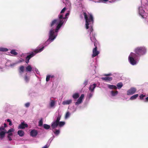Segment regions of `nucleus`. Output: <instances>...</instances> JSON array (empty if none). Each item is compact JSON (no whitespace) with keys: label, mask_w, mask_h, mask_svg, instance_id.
Masks as SVG:
<instances>
[{"label":"nucleus","mask_w":148,"mask_h":148,"mask_svg":"<svg viewBox=\"0 0 148 148\" xmlns=\"http://www.w3.org/2000/svg\"><path fill=\"white\" fill-rule=\"evenodd\" d=\"M62 17L61 15H58V19H54L50 23V26L52 28L55 27L56 25L57 26L55 30L53 29H51L50 30L49 38L46 42V43H47L49 42L52 41L56 38V36L55 35V32H57L64 23V20L62 19Z\"/></svg>","instance_id":"f257e3e1"},{"label":"nucleus","mask_w":148,"mask_h":148,"mask_svg":"<svg viewBox=\"0 0 148 148\" xmlns=\"http://www.w3.org/2000/svg\"><path fill=\"white\" fill-rule=\"evenodd\" d=\"M89 17L88 18L87 13L85 12H83V15L84 16V18L86 21V27L87 29L89 28V25L92 24L94 22L93 18L91 14L88 13Z\"/></svg>","instance_id":"f03ea898"},{"label":"nucleus","mask_w":148,"mask_h":148,"mask_svg":"<svg viewBox=\"0 0 148 148\" xmlns=\"http://www.w3.org/2000/svg\"><path fill=\"white\" fill-rule=\"evenodd\" d=\"M44 48V47L43 46L41 48L35 49L34 52L30 53L26 57L25 62L27 64H28L29 62V60L31 58L34 56L36 53L42 51L43 50Z\"/></svg>","instance_id":"7ed1b4c3"},{"label":"nucleus","mask_w":148,"mask_h":148,"mask_svg":"<svg viewBox=\"0 0 148 148\" xmlns=\"http://www.w3.org/2000/svg\"><path fill=\"white\" fill-rule=\"evenodd\" d=\"M134 51L138 56H140L146 53V49L144 47H138L135 49Z\"/></svg>","instance_id":"20e7f679"},{"label":"nucleus","mask_w":148,"mask_h":148,"mask_svg":"<svg viewBox=\"0 0 148 148\" xmlns=\"http://www.w3.org/2000/svg\"><path fill=\"white\" fill-rule=\"evenodd\" d=\"M61 118V116L60 114H58L56 120L54 121L51 124V126L53 129H54L57 127L58 126L57 124L60 122Z\"/></svg>","instance_id":"39448f33"},{"label":"nucleus","mask_w":148,"mask_h":148,"mask_svg":"<svg viewBox=\"0 0 148 148\" xmlns=\"http://www.w3.org/2000/svg\"><path fill=\"white\" fill-rule=\"evenodd\" d=\"M136 88L132 87L130 89L127 90V95H131L134 94L136 91Z\"/></svg>","instance_id":"423d86ee"},{"label":"nucleus","mask_w":148,"mask_h":148,"mask_svg":"<svg viewBox=\"0 0 148 148\" xmlns=\"http://www.w3.org/2000/svg\"><path fill=\"white\" fill-rule=\"evenodd\" d=\"M99 53V52L97 50V49L96 47H95L92 50V58H93L94 57L97 56Z\"/></svg>","instance_id":"0eeeda50"},{"label":"nucleus","mask_w":148,"mask_h":148,"mask_svg":"<svg viewBox=\"0 0 148 148\" xmlns=\"http://www.w3.org/2000/svg\"><path fill=\"white\" fill-rule=\"evenodd\" d=\"M28 126V125L24 123V122H22L20 124L18 127V129H24L25 127H27Z\"/></svg>","instance_id":"6e6552de"},{"label":"nucleus","mask_w":148,"mask_h":148,"mask_svg":"<svg viewBox=\"0 0 148 148\" xmlns=\"http://www.w3.org/2000/svg\"><path fill=\"white\" fill-rule=\"evenodd\" d=\"M128 60L129 62H130L131 64L132 65H134L136 64V60H135L134 58H132V57H130L129 56L128 57Z\"/></svg>","instance_id":"1a4fd4ad"},{"label":"nucleus","mask_w":148,"mask_h":148,"mask_svg":"<svg viewBox=\"0 0 148 148\" xmlns=\"http://www.w3.org/2000/svg\"><path fill=\"white\" fill-rule=\"evenodd\" d=\"M145 11L142 9H139V14L143 18H146V15L144 14Z\"/></svg>","instance_id":"9d476101"},{"label":"nucleus","mask_w":148,"mask_h":148,"mask_svg":"<svg viewBox=\"0 0 148 148\" xmlns=\"http://www.w3.org/2000/svg\"><path fill=\"white\" fill-rule=\"evenodd\" d=\"M37 131L35 130H32L30 132V135L32 137L36 136L38 134Z\"/></svg>","instance_id":"9b49d317"},{"label":"nucleus","mask_w":148,"mask_h":148,"mask_svg":"<svg viewBox=\"0 0 148 148\" xmlns=\"http://www.w3.org/2000/svg\"><path fill=\"white\" fill-rule=\"evenodd\" d=\"M90 40L92 42H93L95 47H96V49H97V44L96 42V40L95 37L94 36L91 37L90 38Z\"/></svg>","instance_id":"f8f14e48"},{"label":"nucleus","mask_w":148,"mask_h":148,"mask_svg":"<svg viewBox=\"0 0 148 148\" xmlns=\"http://www.w3.org/2000/svg\"><path fill=\"white\" fill-rule=\"evenodd\" d=\"M140 56H138L136 53H131L130 55L129 56L130 57H132L134 59H135V60H137L138 57Z\"/></svg>","instance_id":"ddd939ff"},{"label":"nucleus","mask_w":148,"mask_h":148,"mask_svg":"<svg viewBox=\"0 0 148 148\" xmlns=\"http://www.w3.org/2000/svg\"><path fill=\"white\" fill-rule=\"evenodd\" d=\"M97 85L95 84H94L92 85H90L89 87V90L91 92H93L94 89L96 87Z\"/></svg>","instance_id":"4468645a"},{"label":"nucleus","mask_w":148,"mask_h":148,"mask_svg":"<svg viewBox=\"0 0 148 148\" xmlns=\"http://www.w3.org/2000/svg\"><path fill=\"white\" fill-rule=\"evenodd\" d=\"M101 79L102 80L106 81H110L112 80V77H102Z\"/></svg>","instance_id":"2eb2a0df"},{"label":"nucleus","mask_w":148,"mask_h":148,"mask_svg":"<svg viewBox=\"0 0 148 148\" xmlns=\"http://www.w3.org/2000/svg\"><path fill=\"white\" fill-rule=\"evenodd\" d=\"M50 102L49 103V105L50 107L51 108H52L56 104V101L54 100H51L50 99Z\"/></svg>","instance_id":"dca6fc26"},{"label":"nucleus","mask_w":148,"mask_h":148,"mask_svg":"<svg viewBox=\"0 0 148 148\" xmlns=\"http://www.w3.org/2000/svg\"><path fill=\"white\" fill-rule=\"evenodd\" d=\"M72 100L71 99L63 101L62 104L63 105H69L72 103Z\"/></svg>","instance_id":"f3484780"},{"label":"nucleus","mask_w":148,"mask_h":148,"mask_svg":"<svg viewBox=\"0 0 148 148\" xmlns=\"http://www.w3.org/2000/svg\"><path fill=\"white\" fill-rule=\"evenodd\" d=\"M6 133V131H1L0 132V138L1 139H2L5 136Z\"/></svg>","instance_id":"a211bd4d"},{"label":"nucleus","mask_w":148,"mask_h":148,"mask_svg":"<svg viewBox=\"0 0 148 148\" xmlns=\"http://www.w3.org/2000/svg\"><path fill=\"white\" fill-rule=\"evenodd\" d=\"M108 88L110 89H114L116 90L117 89V87L115 85H108Z\"/></svg>","instance_id":"6ab92c4d"},{"label":"nucleus","mask_w":148,"mask_h":148,"mask_svg":"<svg viewBox=\"0 0 148 148\" xmlns=\"http://www.w3.org/2000/svg\"><path fill=\"white\" fill-rule=\"evenodd\" d=\"M66 10V8L65 7L61 11L60 13L58 15H61L62 16V19H64V21H65V18H63V14L64 12Z\"/></svg>","instance_id":"aec40b11"},{"label":"nucleus","mask_w":148,"mask_h":148,"mask_svg":"<svg viewBox=\"0 0 148 148\" xmlns=\"http://www.w3.org/2000/svg\"><path fill=\"white\" fill-rule=\"evenodd\" d=\"M18 134L21 137L23 136L24 134V132L22 130H19L17 132Z\"/></svg>","instance_id":"412c9836"},{"label":"nucleus","mask_w":148,"mask_h":148,"mask_svg":"<svg viewBox=\"0 0 148 148\" xmlns=\"http://www.w3.org/2000/svg\"><path fill=\"white\" fill-rule=\"evenodd\" d=\"M24 66H21L19 68V72L20 73L22 74L24 71Z\"/></svg>","instance_id":"4be33fe9"},{"label":"nucleus","mask_w":148,"mask_h":148,"mask_svg":"<svg viewBox=\"0 0 148 148\" xmlns=\"http://www.w3.org/2000/svg\"><path fill=\"white\" fill-rule=\"evenodd\" d=\"M138 94L134 95L130 97V100H133L136 99L138 97Z\"/></svg>","instance_id":"5701e85b"},{"label":"nucleus","mask_w":148,"mask_h":148,"mask_svg":"<svg viewBox=\"0 0 148 148\" xmlns=\"http://www.w3.org/2000/svg\"><path fill=\"white\" fill-rule=\"evenodd\" d=\"M26 71L27 72H31L32 70V68L30 65L28 66L26 68Z\"/></svg>","instance_id":"b1692460"},{"label":"nucleus","mask_w":148,"mask_h":148,"mask_svg":"<svg viewBox=\"0 0 148 148\" xmlns=\"http://www.w3.org/2000/svg\"><path fill=\"white\" fill-rule=\"evenodd\" d=\"M79 96V95L78 93H75L73 95L72 97L74 99H76L78 98Z\"/></svg>","instance_id":"393cba45"},{"label":"nucleus","mask_w":148,"mask_h":148,"mask_svg":"<svg viewBox=\"0 0 148 148\" xmlns=\"http://www.w3.org/2000/svg\"><path fill=\"white\" fill-rule=\"evenodd\" d=\"M57 124L58 126H59L60 127H62L65 125V123L63 121H60Z\"/></svg>","instance_id":"a878e982"},{"label":"nucleus","mask_w":148,"mask_h":148,"mask_svg":"<svg viewBox=\"0 0 148 148\" xmlns=\"http://www.w3.org/2000/svg\"><path fill=\"white\" fill-rule=\"evenodd\" d=\"M43 127L44 129L46 130H48L50 127V126L49 125L45 124H44L43 125Z\"/></svg>","instance_id":"bb28decb"},{"label":"nucleus","mask_w":148,"mask_h":148,"mask_svg":"<svg viewBox=\"0 0 148 148\" xmlns=\"http://www.w3.org/2000/svg\"><path fill=\"white\" fill-rule=\"evenodd\" d=\"M116 86L119 89H120L123 86V84L122 82H119L118 83Z\"/></svg>","instance_id":"cd10ccee"},{"label":"nucleus","mask_w":148,"mask_h":148,"mask_svg":"<svg viewBox=\"0 0 148 148\" xmlns=\"http://www.w3.org/2000/svg\"><path fill=\"white\" fill-rule=\"evenodd\" d=\"M111 93L112 96H115L118 94V92L116 90L115 91L112 90L111 91Z\"/></svg>","instance_id":"c85d7f7f"},{"label":"nucleus","mask_w":148,"mask_h":148,"mask_svg":"<svg viewBox=\"0 0 148 148\" xmlns=\"http://www.w3.org/2000/svg\"><path fill=\"white\" fill-rule=\"evenodd\" d=\"M82 102V100L79 98L77 100V101L75 103V104L76 105H77L80 104Z\"/></svg>","instance_id":"c756f323"},{"label":"nucleus","mask_w":148,"mask_h":148,"mask_svg":"<svg viewBox=\"0 0 148 148\" xmlns=\"http://www.w3.org/2000/svg\"><path fill=\"white\" fill-rule=\"evenodd\" d=\"M10 53L11 54L14 55H16L18 54L17 53L16 51L15 50H12Z\"/></svg>","instance_id":"7c9ffc66"},{"label":"nucleus","mask_w":148,"mask_h":148,"mask_svg":"<svg viewBox=\"0 0 148 148\" xmlns=\"http://www.w3.org/2000/svg\"><path fill=\"white\" fill-rule=\"evenodd\" d=\"M108 1L109 2L112 3L114 2L113 0L109 1V0H100V1L101 2L106 3V2Z\"/></svg>","instance_id":"2f4dec72"},{"label":"nucleus","mask_w":148,"mask_h":148,"mask_svg":"<svg viewBox=\"0 0 148 148\" xmlns=\"http://www.w3.org/2000/svg\"><path fill=\"white\" fill-rule=\"evenodd\" d=\"M8 50V49L6 48H0V51H6Z\"/></svg>","instance_id":"473e14b6"},{"label":"nucleus","mask_w":148,"mask_h":148,"mask_svg":"<svg viewBox=\"0 0 148 148\" xmlns=\"http://www.w3.org/2000/svg\"><path fill=\"white\" fill-rule=\"evenodd\" d=\"M43 125V121L42 119L40 120L39 122V126L40 127H41Z\"/></svg>","instance_id":"72a5a7b5"},{"label":"nucleus","mask_w":148,"mask_h":148,"mask_svg":"<svg viewBox=\"0 0 148 148\" xmlns=\"http://www.w3.org/2000/svg\"><path fill=\"white\" fill-rule=\"evenodd\" d=\"M24 79L25 81L26 82H28L29 80V78L26 75L24 77Z\"/></svg>","instance_id":"f704fd0d"},{"label":"nucleus","mask_w":148,"mask_h":148,"mask_svg":"<svg viewBox=\"0 0 148 148\" xmlns=\"http://www.w3.org/2000/svg\"><path fill=\"white\" fill-rule=\"evenodd\" d=\"M70 115V113L69 112H66L65 116V118L66 119L68 118Z\"/></svg>","instance_id":"c9c22d12"},{"label":"nucleus","mask_w":148,"mask_h":148,"mask_svg":"<svg viewBox=\"0 0 148 148\" xmlns=\"http://www.w3.org/2000/svg\"><path fill=\"white\" fill-rule=\"evenodd\" d=\"M145 96L146 95H145L141 94L139 96L140 99L141 100H143L144 98L145 97Z\"/></svg>","instance_id":"e433bc0d"},{"label":"nucleus","mask_w":148,"mask_h":148,"mask_svg":"<svg viewBox=\"0 0 148 148\" xmlns=\"http://www.w3.org/2000/svg\"><path fill=\"white\" fill-rule=\"evenodd\" d=\"M14 131V130L13 128H11L9 129L8 132H6V133H10L11 132H13Z\"/></svg>","instance_id":"4c0bfd02"},{"label":"nucleus","mask_w":148,"mask_h":148,"mask_svg":"<svg viewBox=\"0 0 148 148\" xmlns=\"http://www.w3.org/2000/svg\"><path fill=\"white\" fill-rule=\"evenodd\" d=\"M60 132L59 130H56V131L54 132L55 134L56 135H58L60 133Z\"/></svg>","instance_id":"58836bf2"},{"label":"nucleus","mask_w":148,"mask_h":148,"mask_svg":"<svg viewBox=\"0 0 148 148\" xmlns=\"http://www.w3.org/2000/svg\"><path fill=\"white\" fill-rule=\"evenodd\" d=\"M69 15V13H67L66 14L64 17L63 16V18H65L64 22L66 21V18H67V16H68Z\"/></svg>","instance_id":"ea45409f"},{"label":"nucleus","mask_w":148,"mask_h":148,"mask_svg":"<svg viewBox=\"0 0 148 148\" xmlns=\"http://www.w3.org/2000/svg\"><path fill=\"white\" fill-rule=\"evenodd\" d=\"M88 80H85L83 84L84 86H85L88 84Z\"/></svg>","instance_id":"a19ab883"},{"label":"nucleus","mask_w":148,"mask_h":148,"mask_svg":"<svg viewBox=\"0 0 148 148\" xmlns=\"http://www.w3.org/2000/svg\"><path fill=\"white\" fill-rule=\"evenodd\" d=\"M50 77H49V75H47L46 78V81L48 82L49 80Z\"/></svg>","instance_id":"79ce46f5"},{"label":"nucleus","mask_w":148,"mask_h":148,"mask_svg":"<svg viewBox=\"0 0 148 148\" xmlns=\"http://www.w3.org/2000/svg\"><path fill=\"white\" fill-rule=\"evenodd\" d=\"M7 121L9 123V125L10 126H11L12 125V122L11 121H10V119H7Z\"/></svg>","instance_id":"37998d69"},{"label":"nucleus","mask_w":148,"mask_h":148,"mask_svg":"<svg viewBox=\"0 0 148 148\" xmlns=\"http://www.w3.org/2000/svg\"><path fill=\"white\" fill-rule=\"evenodd\" d=\"M30 106V103L29 102L25 104V106L27 108L28 107Z\"/></svg>","instance_id":"c03bdc74"},{"label":"nucleus","mask_w":148,"mask_h":148,"mask_svg":"<svg viewBox=\"0 0 148 148\" xmlns=\"http://www.w3.org/2000/svg\"><path fill=\"white\" fill-rule=\"evenodd\" d=\"M84 94H82L81 95L80 97H79V98L82 101V99L84 98Z\"/></svg>","instance_id":"a18cd8bd"},{"label":"nucleus","mask_w":148,"mask_h":148,"mask_svg":"<svg viewBox=\"0 0 148 148\" xmlns=\"http://www.w3.org/2000/svg\"><path fill=\"white\" fill-rule=\"evenodd\" d=\"M84 94H82L81 95L80 97H79V98L82 101V99L84 98Z\"/></svg>","instance_id":"49530a36"},{"label":"nucleus","mask_w":148,"mask_h":148,"mask_svg":"<svg viewBox=\"0 0 148 148\" xmlns=\"http://www.w3.org/2000/svg\"><path fill=\"white\" fill-rule=\"evenodd\" d=\"M0 130L1 131H2V130H5V128L3 126H2L0 127Z\"/></svg>","instance_id":"de8ad7c7"},{"label":"nucleus","mask_w":148,"mask_h":148,"mask_svg":"<svg viewBox=\"0 0 148 148\" xmlns=\"http://www.w3.org/2000/svg\"><path fill=\"white\" fill-rule=\"evenodd\" d=\"M145 102H148V97H147L145 98V100L144 101Z\"/></svg>","instance_id":"09e8293b"},{"label":"nucleus","mask_w":148,"mask_h":148,"mask_svg":"<svg viewBox=\"0 0 148 148\" xmlns=\"http://www.w3.org/2000/svg\"><path fill=\"white\" fill-rule=\"evenodd\" d=\"M88 96L89 97V98H91L92 95V94H91V93H89L88 94Z\"/></svg>","instance_id":"8fccbe9b"},{"label":"nucleus","mask_w":148,"mask_h":148,"mask_svg":"<svg viewBox=\"0 0 148 148\" xmlns=\"http://www.w3.org/2000/svg\"><path fill=\"white\" fill-rule=\"evenodd\" d=\"M12 135H13V133H8V136H12Z\"/></svg>","instance_id":"3c124183"},{"label":"nucleus","mask_w":148,"mask_h":148,"mask_svg":"<svg viewBox=\"0 0 148 148\" xmlns=\"http://www.w3.org/2000/svg\"><path fill=\"white\" fill-rule=\"evenodd\" d=\"M111 75V74L110 73L108 74H105L104 75V76H110Z\"/></svg>","instance_id":"603ef678"},{"label":"nucleus","mask_w":148,"mask_h":148,"mask_svg":"<svg viewBox=\"0 0 148 148\" xmlns=\"http://www.w3.org/2000/svg\"><path fill=\"white\" fill-rule=\"evenodd\" d=\"M8 138L9 140L11 141L12 140V139L10 136H8Z\"/></svg>","instance_id":"864d4df0"},{"label":"nucleus","mask_w":148,"mask_h":148,"mask_svg":"<svg viewBox=\"0 0 148 148\" xmlns=\"http://www.w3.org/2000/svg\"><path fill=\"white\" fill-rule=\"evenodd\" d=\"M49 77L50 78H53L54 77V76L53 75H49Z\"/></svg>","instance_id":"5fc2aeb1"},{"label":"nucleus","mask_w":148,"mask_h":148,"mask_svg":"<svg viewBox=\"0 0 148 148\" xmlns=\"http://www.w3.org/2000/svg\"><path fill=\"white\" fill-rule=\"evenodd\" d=\"M48 146L47 145H46L45 146H44L43 147H42V148H48Z\"/></svg>","instance_id":"6e6d98bb"},{"label":"nucleus","mask_w":148,"mask_h":148,"mask_svg":"<svg viewBox=\"0 0 148 148\" xmlns=\"http://www.w3.org/2000/svg\"><path fill=\"white\" fill-rule=\"evenodd\" d=\"M4 128L6 127L7 126L6 124V123H4Z\"/></svg>","instance_id":"4d7b16f0"}]
</instances>
